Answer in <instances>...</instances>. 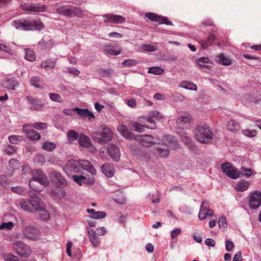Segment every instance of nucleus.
Returning <instances> with one entry per match:
<instances>
[{
	"mask_svg": "<svg viewBox=\"0 0 261 261\" xmlns=\"http://www.w3.org/2000/svg\"><path fill=\"white\" fill-rule=\"evenodd\" d=\"M38 214V216L40 219L44 221L48 220L50 218V215L49 213L45 210V207H43V210Z\"/></svg>",
	"mask_w": 261,
	"mask_h": 261,
	"instance_id": "de8ad7c7",
	"label": "nucleus"
},
{
	"mask_svg": "<svg viewBox=\"0 0 261 261\" xmlns=\"http://www.w3.org/2000/svg\"><path fill=\"white\" fill-rule=\"evenodd\" d=\"M196 139L201 143H207L213 138V133L206 125H198L195 131Z\"/></svg>",
	"mask_w": 261,
	"mask_h": 261,
	"instance_id": "7ed1b4c3",
	"label": "nucleus"
},
{
	"mask_svg": "<svg viewBox=\"0 0 261 261\" xmlns=\"http://www.w3.org/2000/svg\"><path fill=\"white\" fill-rule=\"evenodd\" d=\"M73 112H76L80 117H86L90 120L91 118H94V116L93 113L89 111L87 109H83L79 108H75L73 109Z\"/></svg>",
	"mask_w": 261,
	"mask_h": 261,
	"instance_id": "4be33fe9",
	"label": "nucleus"
},
{
	"mask_svg": "<svg viewBox=\"0 0 261 261\" xmlns=\"http://www.w3.org/2000/svg\"><path fill=\"white\" fill-rule=\"evenodd\" d=\"M5 151L7 154H12L16 151V147L13 145H9L6 148Z\"/></svg>",
	"mask_w": 261,
	"mask_h": 261,
	"instance_id": "774afa93",
	"label": "nucleus"
},
{
	"mask_svg": "<svg viewBox=\"0 0 261 261\" xmlns=\"http://www.w3.org/2000/svg\"><path fill=\"white\" fill-rule=\"evenodd\" d=\"M227 127L231 132H237L240 129L241 126L234 120H230L227 123Z\"/></svg>",
	"mask_w": 261,
	"mask_h": 261,
	"instance_id": "c85d7f7f",
	"label": "nucleus"
},
{
	"mask_svg": "<svg viewBox=\"0 0 261 261\" xmlns=\"http://www.w3.org/2000/svg\"><path fill=\"white\" fill-rule=\"evenodd\" d=\"M18 83L14 80L9 79L4 83V87L9 90H14Z\"/></svg>",
	"mask_w": 261,
	"mask_h": 261,
	"instance_id": "c9c22d12",
	"label": "nucleus"
},
{
	"mask_svg": "<svg viewBox=\"0 0 261 261\" xmlns=\"http://www.w3.org/2000/svg\"><path fill=\"white\" fill-rule=\"evenodd\" d=\"M22 232L23 236L26 239L36 241L40 238L39 230L32 225L24 226L22 229Z\"/></svg>",
	"mask_w": 261,
	"mask_h": 261,
	"instance_id": "423d86ee",
	"label": "nucleus"
},
{
	"mask_svg": "<svg viewBox=\"0 0 261 261\" xmlns=\"http://www.w3.org/2000/svg\"><path fill=\"white\" fill-rule=\"evenodd\" d=\"M57 59H47L41 64L40 67L45 70L55 68Z\"/></svg>",
	"mask_w": 261,
	"mask_h": 261,
	"instance_id": "bb28decb",
	"label": "nucleus"
},
{
	"mask_svg": "<svg viewBox=\"0 0 261 261\" xmlns=\"http://www.w3.org/2000/svg\"><path fill=\"white\" fill-rule=\"evenodd\" d=\"M26 98L29 103L31 105L30 109L31 110L40 111L43 108L44 105L40 100L29 95L27 96Z\"/></svg>",
	"mask_w": 261,
	"mask_h": 261,
	"instance_id": "dca6fc26",
	"label": "nucleus"
},
{
	"mask_svg": "<svg viewBox=\"0 0 261 261\" xmlns=\"http://www.w3.org/2000/svg\"><path fill=\"white\" fill-rule=\"evenodd\" d=\"M233 168H234V167L231 165L230 163L228 162L223 163L221 165V169L225 174H226L227 173H229L230 170Z\"/></svg>",
	"mask_w": 261,
	"mask_h": 261,
	"instance_id": "09e8293b",
	"label": "nucleus"
},
{
	"mask_svg": "<svg viewBox=\"0 0 261 261\" xmlns=\"http://www.w3.org/2000/svg\"><path fill=\"white\" fill-rule=\"evenodd\" d=\"M108 153L114 161L117 162L119 160L120 153L116 145L110 144L108 147Z\"/></svg>",
	"mask_w": 261,
	"mask_h": 261,
	"instance_id": "412c9836",
	"label": "nucleus"
},
{
	"mask_svg": "<svg viewBox=\"0 0 261 261\" xmlns=\"http://www.w3.org/2000/svg\"><path fill=\"white\" fill-rule=\"evenodd\" d=\"M220 62L222 63L223 65H229L231 64V61L229 59L223 56V54L219 55L218 56Z\"/></svg>",
	"mask_w": 261,
	"mask_h": 261,
	"instance_id": "6e6d98bb",
	"label": "nucleus"
},
{
	"mask_svg": "<svg viewBox=\"0 0 261 261\" xmlns=\"http://www.w3.org/2000/svg\"><path fill=\"white\" fill-rule=\"evenodd\" d=\"M88 213L90 214V217L93 219H98L103 218L106 217V214L101 211L95 212L93 209H87Z\"/></svg>",
	"mask_w": 261,
	"mask_h": 261,
	"instance_id": "cd10ccee",
	"label": "nucleus"
},
{
	"mask_svg": "<svg viewBox=\"0 0 261 261\" xmlns=\"http://www.w3.org/2000/svg\"><path fill=\"white\" fill-rule=\"evenodd\" d=\"M226 175L231 178L237 179L240 176V172L236 168H234L230 170V172L227 173Z\"/></svg>",
	"mask_w": 261,
	"mask_h": 261,
	"instance_id": "49530a36",
	"label": "nucleus"
},
{
	"mask_svg": "<svg viewBox=\"0 0 261 261\" xmlns=\"http://www.w3.org/2000/svg\"><path fill=\"white\" fill-rule=\"evenodd\" d=\"M50 98L54 101L62 102V99L61 96L59 94L57 93H50L49 94Z\"/></svg>",
	"mask_w": 261,
	"mask_h": 261,
	"instance_id": "680f3d73",
	"label": "nucleus"
},
{
	"mask_svg": "<svg viewBox=\"0 0 261 261\" xmlns=\"http://www.w3.org/2000/svg\"><path fill=\"white\" fill-rule=\"evenodd\" d=\"M249 206L252 209H256L261 205V192L254 191L250 194Z\"/></svg>",
	"mask_w": 261,
	"mask_h": 261,
	"instance_id": "9b49d317",
	"label": "nucleus"
},
{
	"mask_svg": "<svg viewBox=\"0 0 261 261\" xmlns=\"http://www.w3.org/2000/svg\"><path fill=\"white\" fill-rule=\"evenodd\" d=\"M13 25L18 30L23 31H40L44 28L43 23L40 19H24L18 21H14Z\"/></svg>",
	"mask_w": 261,
	"mask_h": 261,
	"instance_id": "f257e3e1",
	"label": "nucleus"
},
{
	"mask_svg": "<svg viewBox=\"0 0 261 261\" xmlns=\"http://www.w3.org/2000/svg\"><path fill=\"white\" fill-rule=\"evenodd\" d=\"M57 12L66 16L71 17L80 15L81 13V10L80 8L73 6H63L57 8Z\"/></svg>",
	"mask_w": 261,
	"mask_h": 261,
	"instance_id": "6e6552de",
	"label": "nucleus"
},
{
	"mask_svg": "<svg viewBox=\"0 0 261 261\" xmlns=\"http://www.w3.org/2000/svg\"><path fill=\"white\" fill-rule=\"evenodd\" d=\"M32 191H29L28 193L31 197V199L30 200V204H31V208H32V211L33 210H35L36 211H41L43 210V207H44V204L43 202L42 201L41 199L38 196H32Z\"/></svg>",
	"mask_w": 261,
	"mask_h": 261,
	"instance_id": "9d476101",
	"label": "nucleus"
},
{
	"mask_svg": "<svg viewBox=\"0 0 261 261\" xmlns=\"http://www.w3.org/2000/svg\"><path fill=\"white\" fill-rule=\"evenodd\" d=\"M101 170L103 174L108 177H111L114 175V167L109 163L103 164L101 166Z\"/></svg>",
	"mask_w": 261,
	"mask_h": 261,
	"instance_id": "5701e85b",
	"label": "nucleus"
},
{
	"mask_svg": "<svg viewBox=\"0 0 261 261\" xmlns=\"http://www.w3.org/2000/svg\"><path fill=\"white\" fill-rule=\"evenodd\" d=\"M148 72L155 75H161L163 72V69L159 67H152L149 68Z\"/></svg>",
	"mask_w": 261,
	"mask_h": 261,
	"instance_id": "8fccbe9b",
	"label": "nucleus"
},
{
	"mask_svg": "<svg viewBox=\"0 0 261 261\" xmlns=\"http://www.w3.org/2000/svg\"><path fill=\"white\" fill-rule=\"evenodd\" d=\"M145 16L149 20L159 23V24H166L167 25H172V22L168 20V18L162 16L152 13H148Z\"/></svg>",
	"mask_w": 261,
	"mask_h": 261,
	"instance_id": "f8f14e48",
	"label": "nucleus"
},
{
	"mask_svg": "<svg viewBox=\"0 0 261 261\" xmlns=\"http://www.w3.org/2000/svg\"><path fill=\"white\" fill-rule=\"evenodd\" d=\"M157 151L159 155L163 157H166L169 154V149L167 148H157Z\"/></svg>",
	"mask_w": 261,
	"mask_h": 261,
	"instance_id": "4d7b16f0",
	"label": "nucleus"
},
{
	"mask_svg": "<svg viewBox=\"0 0 261 261\" xmlns=\"http://www.w3.org/2000/svg\"><path fill=\"white\" fill-rule=\"evenodd\" d=\"M88 234L90 242L93 246H98L100 244V240L96 232L94 230L91 229L88 231Z\"/></svg>",
	"mask_w": 261,
	"mask_h": 261,
	"instance_id": "393cba45",
	"label": "nucleus"
},
{
	"mask_svg": "<svg viewBox=\"0 0 261 261\" xmlns=\"http://www.w3.org/2000/svg\"><path fill=\"white\" fill-rule=\"evenodd\" d=\"M240 173L247 177H249L252 174V170L250 169L242 167L240 170Z\"/></svg>",
	"mask_w": 261,
	"mask_h": 261,
	"instance_id": "603ef678",
	"label": "nucleus"
},
{
	"mask_svg": "<svg viewBox=\"0 0 261 261\" xmlns=\"http://www.w3.org/2000/svg\"><path fill=\"white\" fill-rule=\"evenodd\" d=\"M180 87L187 89L196 91L197 87L196 85L187 81L183 82L180 84Z\"/></svg>",
	"mask_w": 261,
	"mask_h": 261,
	"instance_id": "58836bf2",
	"label": "nucleus"
},
{
	"mask_svg": "<svg viewBox=\"0 0 261 261\" xmlns=\"http://www.w3.org/2000/svg\"><path fill=\"white\" fill-rule=\"evenodd\" d=\"M102 17L105 18L104 22L106 23H122L126 20L125 17L121 15L113 14H105L102 15Z\"/></svg>",
	"mask_w": 261,
	"mask_h": 261,
	"instance_id": "4468645a",
	"label": "nucleus"
},
{
	"mask_svg": "<svg viewBox=\"0 0 261 261\" xmlns=\"http://www.w3.org/2000/svg\"><path fill=\"white\" fill-rule=\"evenodd\" d=\"M3 257L5 261H18L17 256L10 253L4 254Z\"/></svg>",
	"mask_w": 261,
	"mask_h": 261,
	"instance_id": "864d4df0",
	"label": "nucleus"
},
{
	"mask_svg": "<svg viewBox=\"0 0 261 261\" xmlns=\"http://www.w3.org/2000/svg\"><path fill=\"white\" fill-rule=\"evenodd\" d=\"M177 126L182 129L184 128L182 124H189L190 123V119L187 116H180L178 118L176 121Z\"/></svg>",
	"mask_w": 261,
	"mask_h": 261,
	"instance_id": "473e14b6",
	"label": "nucleus"
},
{
	"mask_svg": "<svg viewBox=\"0 0 261 261\" xmlns=\"http://www.w3.org/2000/svg\"><path fill=\"white\" fill-rule=\"evenodd\" d=\"M81 171L82 169L90 173L92 175L96 174V170L94 166L88 160H80Z\"/></svg>",
	"mask_w": 261,
	"mask_h": 261,
	"instance_id": "6ab92c4d",
	"label": "nucleus"
},
{
	"mask_svg": "<svg viewBox=\"0 0 261 261\" xmlns=\"http://www.w3.org/2000/svg\"><path fill=\"white\" fill-rule=\"evenodd\" d=\"M216 39V37L213 34H210L206 39H202L200 41L201 47L206 49L208 46L211 45Z\"/></svg>",
	"mask_w": 261,
	"mask_h": 261,
	"instance_id": "b1692460",
	"label": "nucleus"
},
{
	"mask_svg": "<svg viewBox=\"0 0 261 261\" xmlns=\"http://www.w3.org/2000/svg\"><path fill=\"white\" fill-rule=\"evenodd\" d=\"M10 167L14 170L19 167L18 161L15 159H12L9 163Z\"/></svg>",
	"mask_w": 261,
	"mask_h": 261,
	"instance_id": "0e129e2a",
	"label": "nucleus"
},
{
	"mask_svg": "<svg viewBox=\"0 0 261 261\" xmlns=\"http://www.w3.org/2000/svg\"><path fill=\"white\" fill-rule=\"evenodd\" d=\"M30 126L33 127L36 129L41 130L46 129L47 127V124L46 123L38 122L34 123L32 125H30Z\"/></svg>",
	"mask_w": 261,
	"mask_h": 261,
	"instance_id": "a19ab883",
	"label": "nucleus"
},
{
	"mask_svg": "<svg viewBox=\"0 0 261 261\" xmlns=\"http://www.w3.org/2000/svg\"><path fill=\"white\" fill-rule=\"evenodd\" d=\"M29 124L22 125L23 132L25 133L27 137L32 141H38L41 139V135L33 129H30Z\"/></svg>",
	"mask_w": 261,
	"mask_h": 261,
	"instance_id": "ddd939ff",
	"label": "nucleus"
},
{
	"mask_svg": "<svg viewBox=\"0 0 261 261\" xmlns=\"http://www.w3.org/2000/svg\"><path fill=\"white\" fill-rule=\"evenodd\" d=\"M29 199H23L20 201V205L22 209L24 211L32 212V208H31V204Z\"/></svg>",
	"mask_w": 261,
	"mask_h": 261,
	"instance_id": "72a5a7b5",
	"label": "nucleus"
},
{
	"mask_svg": "<svg viewBox=\"0 0 261 261\" xmlns=\"http://www.w3.org/2000/svg\"><path fill=\"white\" fill-rule=\"evenodd\" d=\"M73 180L79 185H82V181L86 179V177L84 175H73Z\"/></svg>",
	"mask_w": 261,
	"mask_h": 261,
	"instance_id": "13d9d810",
	"label": "nucleus"
},
{
	"mask_svg": "<svg viewBox=\"0 0 261 261\" xmlns=\"http://www.w3.org/2000/svg\"><path fill=\"white\" fill-rule=\"evenodd\" d=\"M49 182L46 176H41L37 178H31L29 181V187L35 191L40 192L44 187L48 186Z\"/></svg>",
	"mask_w": 261,
	"mask_h": 261,
	"instance_id": "39448f33",
	"label": "nucleus"
},
{
	"mask_svg": "<svg viewBox=\"0 0 261 261\" xmlns=\"http://www.w3.org/2000/svg\"><path fill=\"white\" fill-rule=\"evenodd\" d=\"M227 222L225 217L222 216L219 220V226L220 227H222L224 228H226L227 227Z\"/></svg>",
	"mask_w": 261,
	"mask_h": 261,
	"instance_id": "338daca9",
	"label": "nucleus"
},
{
	"mask_svg": "<svg viewBox=\"0 0 261 261\" xmlns=\"http://www.w3.org/2000/svg\"><path fill=\"white\" fill-rule=\"evenodd\" d=\"M41 176H46L44 175L41 170L34 169L32 171V177L31 178H37Z\"/></svg>",
	"mask_w": 261,
	"mask_h": 261,
	"instance_id": "052dcab7",
	"label": "nucleus"
},
{
	"mask_svg": "<svg viewBox=\"0 0 261 261\" xmlns=\"http://www.w3.org/2000/svg\"><path fill=\"white\" fill-rule=\"evenodd\" d=\"M32 5L31 3H22L20 5V8L23 11L31 12Z\"/></svg>",
	"mask_w": 261,
	"mask_h": 261,
	"instance_id": "69168bd1",
	"label": "nucleus"
},
{
	"mask_svg": "<svg viewBox=\"0 0 261 261\" xmlns=\"http://www.w3.org/2000/svg\"><path fill=\"white\" fill-rule=\"evenodd\" d=\"M138 63V62L135 60L133 59H128L124 61L122 64V65L124 66H136L137 64Z\"/></svg>",
	"mask_w": 261,
	"mask_h": 261,
	"instance_id": "e2e57ef3",
	"label": "nucleus"
},
{
	"mask_svg": "<svg viewBox=\"0 0 261 261\" xmlns=\"http://www.w3.org/2000/svg\"><path fill=\"white\" fill-rule=\"evenodd\" d=\"M68 138L69 142L76 140L79 137L78 133L74 130H70L67 133Z\"/></svg>",
	"mask_w": 261,
	"mask_h": 261,
	"instance_id": "37998d69",
	"label": "nucleus"
},
{
	"mask_svg": "<svg viewBox=\"0 0 261 261\" xmlns=\"http://www.w3.org/2000/svg\"><path fill=\"white\" fill-rule=\"evenodd\" d=\"M141 50L143 51H154L156 50V47L152 44H143L141 47Z\"/></svg>",
	"mask_w": 261,
	"mask_h": 261,
	"instance_id": "c03bdc74",
	"label": "nucleus"
},
{
	"mask_svg": "<svg viewBox=\"0 0 261 261\" xmlns=\"http://www.w3.org/2000/svg\"><path fill=\"white\" fill-rule=\"evenodd\" d=\"M104 51L106 54L112 56L119 55L122 51V48L118 44L113 45L110 44H106L103 47Z\"/></svg>",
	"mask_w": 261,
	"mask_h": 261,
	"instance_id": "f3484780",
	"label": "nucleus"
},
{
	"mask_svg": "<svg viewBox=\"0 0 261 261\" xmlns=\"http://www.w3.org/2000/svg\"><path fill=\"white\" fill-rule=\"evenodd\" d=\"M13 247L17 254L22 257H27L32 252L30 247L20 241L15 242L13 244Z\"/></svg>",
	"mask_w": 261,
	"mask_h": 261,
	"instance_id": "0eeeda50",
	"label": "nucleus"
},
{
	"mask_svg": "<svg viewBox=\"0 0 261 261\" xmlns=\"http://www.w3.org/2000/svg\"><path fill=\"white\" fill-rule=\"evenodd\" d=\"M107 153H108V148H106V147H102L99 150V155L101 159L103 160H107Z\"/></svg>",
	"mask_w": 261,
	"mask_h": 261,
	"instance_id": "bf43d9fd",
	"label": "nucleus"
},
{
	"mask_svg": "<svg viewBox=\"0 0 261 261\" xmlns=\"http://www.w3.org/2000/svg\"><path fill=\"white\" fill-rule=\"evenodd\" d=\"M56 147V144L47 141L44 142L42 145V149L48 151H53Z\"/></svg>",
	"mask_w": 261,
	"mask_h": 261,
	"instance_id": "f704fd0d",
	"label": "nucleus"
},
{
	"mask_svg": "<svg viewBox=\"0 0 261 261\" xmlns=\"http://www.w3.org/2000/svg\"><path fill=\"white\" fill-rule=\"evenodd\" d=\"M214 212L213 210H200L198 214V218L200 220H203L206 218L207 216L211 217L213 215Z\"/></svg>",
	"mask_w": 261,
	"mask_h": 261,
	"instance_id": "e433bc0d",
	"label": "nucleus"
},
{
	"mask_svg": "<svg viewBox=\"0 0 261 261\" xmlns=\"http://www.w3.org/2000/svg\"><path fill=\"white\" fill-rule=\"evenodd\" d=\"M49 177L53 182L58 184L60 187H65L67 185L65 179L59 172L52 171L49 174Z\"/></svg>",
	"mask_w": 261,
	"mask_h": 261,
	"instance_id": "2eb2a0df",
	"label": "nucleus"
},
{
	"mask_svg": "<svg viewBox=\"0 0 261 261\" xmlns=\"http://www.w3.org/2000/svg\"><path fill=\"white\" fill-rule=\"evenodd\" d=\"M11 180L5 175H1L0 176V184L4 188L7 187L10 183Z\"/></svg>",
	"mask_w": 261,
	"mask_h": 261,
	"instance_id": "a18cd8bd",
	"label": "nucleus"
},
{
	"mask_svg": "<svg viewBox=\"0 0 261 261\" xmlns=\"http://www.w3.org/2000/svg\"><path fill=\"white\" fill-rule=\"evenodd\" d=\"M11 190L14 193L22 195H24L27 193L26 190L24 188L19 186L13 187Z\"/></svg>",
	"mask_w": 261,
	"mask_h": 261,
	"instance_id": "5fc2aeb1",
	"label": "nucleus"
},
{
	"mask_svg": "<svg viewBox=\"0 0 261 261\" xmlns=\"http://www.w3.org/2000/svg\"><path fill=\"white\" fill-rule=\"evenodd\" d=\"M31 84L36 88H41L42 81L40 77L37 76H32L30 80Z\"/></svg>",
	"mask_w": 261,
	"mask_h": 261,
	"instance_id": "ea45409f",
	"label": "nucleus"
},
{
	"mask_svg": "<svg viewBox=\"0 0 261 261\" xmlns=\"http://www.w3.org/2000/svg\"><path fill=\"white\" fill-rule=\"evenodd\" d=\"M249 182L244 180H241L238 182L235 189L238 191L244 192L247 190L249 187Z\"/></svg>",
	"mask_w": 261,
	"mask_h": 261,
	"instance_id": "7c9ffc66",
	"label": "nucleus"
},
{
	"mask_svg": "<svg viewBox=\"0 0 261 261\" xmlns=\"http://www.w3.org/2000/svg\"><path fill=\"white\" fill-rule=\"evenodd\" d=\"M117 128L118 132L125 139L128 140L137 139V137L130 132L126 126L123 124H119L118 125Z\"/></svg>",
	"mask_w": 261,
	"mask_h": 261,
	"instance_id": "a211bd4d",
	"label": "nucleus"
},
{
	"mask_svg": "<svg viewBox=\"0 0 261 261\" xmlns=\"http://www.w3.org/2000/svg\"><path fill=\"white\" fill-rule=\"evenodd\" d=\"M197 65L200 68H208L209 66L206 64L210 63V60L207 57H201L196 60Z\"/></svg>",
	"mask_w": 261,
	"mask_h": 261,
	"instance_id": "2f4dec72",
	"label": "nucleus"
},
{
	"mask_svg": "<svg viewBox=\"0 0 261 261\" xmlns=\"http://www.w3.org/2000/svg\"><path fill=\"white\" fill-rule=\"evenodd\" d=\"M31 7V12H44L47 10V7L45 5L40 4H32Z\"/></svg>",
	"mask_w": 261,
	"mask_h": 261,
	"instance_id": "c756f323",
	"label": "nucleus"
},
{
	"mask_svg": "<svg viewBox=\"0 0 261 261\" xmlns=\"http://www.w3.org/2000/svg\"><path fill=\"white\" fill-rule=\"evenodd\" d=\"M101 127V130L100 132L93 134L92 138L99 143L105 144L112 140L113 133L109 127L105 125H102Z\"/></svg>",
	"mask_w": 261,
	"mask_h": 261,
	"instance_id": "20e7f679",
	"label": "nucleus"
},
{
	"mask_svg": "<svg viewBox=\"0 0 261 261\" xmlns=\"http://www.w3.org/2000/svg\"><path fill=\"white\" fill-rule=\"evenodd\" d=\"M137 140H139L141 145L144 147H149L154 144L153 137L149 135L139 136L137 137Z\"/></svg>",
	"mask_w": 261,
	"mask_h": 261,
	"instance_id": "aec40b11",
	"label": "nucleus"
},
{
	"mask_svg": "<svg viewBox=\"0 0 261 261\" xmlns=\"http://www.w3.org/2000/svg\"><path fill=\"white\" fill-rule=\"evenodd\" d=\"M25 59L30 62H34L36 60V55L34 51L30 49H25Z\"/></svg>",
	"mask_w": 261,
	"mask_h": 261,
	"instance_id": "4c0bfd02",
	"label": "nucleus"
},
{
	"mask_svg": "<svg viewBox=\"0 0 261 261\" xmlns=\"http://www.w3.org/2000/svg\"><path fill=\"white\" fill-rule=\"evenodd\" d=\"M14 227V224L12 222H3L1 225H0V229H7L11 230Z\"/></svg>",
	"mask_w": 261,
	"mask_h": 261,
	"instance_id": "3c124183",
	"label": "nucleus"
},
{
	"mask_svg": "<svg viewBox=\"0 0 261 261\" xmlns=\"http://www.w3.org/2000/svg\"><path fill=\"white\" fill-rule=\"evenodd\" d=\"M78 142L81 146L85 148L89 147L91 144L89 138L84 135H82L79 137Z\"/></svg>",
	"mask_w": 261,
	"mask_h": 261,
	"instance_id": "a878e982",
	"label": "nucleus"
},
{
	"mask_svg": "<svg viewBox=\"0 0 261 261\" xmlns=\"http://www.w3.org/2000/svg\"><path fill=\"white\" fill-rule=\"evenodd\" d=\"M163 115L162 114L159 113L158 111L151 112L147 118V121L150 123L153 126H147L141 124L140 123L137 122L132 121L129 123V126H130L135 131L142 133L144 132L145 128H148L150 129H154L156 128V125L155 123V120H159L161 118H162Z\"/></svg>",
	"mask_w": 261,
	"mask_h": 261,
	"instance_id": "f03ea898",
	"label": "nucleus"
},
{
	"mask_svg": "<svg viewBox=\"0 0 261 261\" xmlns=\"http://www.w3.org/2000/svg\"><path fill=\"white\" fill-rule=\"evenodd\" d=\"M65 171L69 176L70 172L81 173L80 160H71L67 162Z\"/></svg>",
	"mask_w": 261,
	"mask_h": 261,
	"instance_id": "1a4fd4ad",
	"label": "nucleus"
},
{
	"mask_svg": "<svg viewBox=\"0 0 261 261\" xmlns=\"http://www.w3.org/2000/svg\"><path fill=\"white\" fill-rule=\"evenodd\" d=\"M23 137L19 135H12L9 137V140L12 144H18L22 140Z\"/></svg>",
	"mask_w": 261,
	"mask_h": 261,
	"instance_id": "79ce46f5",
	"label": "nucleus"
}]
</instances>
